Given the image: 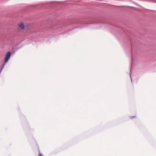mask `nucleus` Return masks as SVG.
I'll return each mask as SVG.
<instances>
[{
  "mask_svg": "<svg viewBox=\"0 0 156 156\" xmlns=\"http://www.w3.org/2000/svg\"><path fill=\"white\" fill-rule=\"evenodd\" d=\"M11 55V53L10 51H8L6 53L5 57V62H7L9 59Z\"/></svg>",
  "mask_w": 156,
  "mask_h": 156,
  "instance_id": "nucleus-1",
  "label": "nucleus"
},
{
  "mask_svg": "<svg viewBox=\"0 0 156 156\" xmlns=\"http://www.w3.org/2000/svg\"><path fill=\"white\" fill-rule=\"evenodd\" d=\"M18 25L19 27L21 30H23L24 29V25L23 22H19Z\"/></svg>",
  "mask_w": 156,
  "mask_h": 156,
  "instance_id": "nucleus-2",
  "label": "nucleus"
},
{
  "mask_svg": "<svg viewBox=\"0 0 156 156\" xmlns=\"http://www.w3.org/2000/svg\"><path fill=\"white\" fill-rule=\"evenodd\" d=\"M38 156H44L41 153H40V152H39Z\"/></svg>",
  "mask_w": 156,
  "mask_h": 156,
  "instance_id": "nucleus-3",
  "label": "nucleus"
}]
</instances>
